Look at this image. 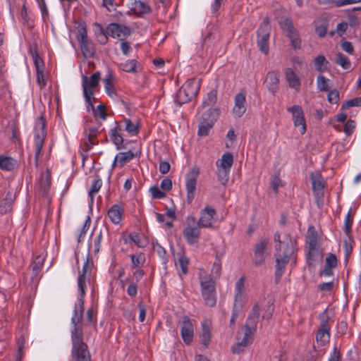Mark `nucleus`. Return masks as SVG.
<instances>
[{
	"label": "nucleus",
	"instance_id": "nucleus-1",
	"mask_svg": "<svg viewBox=\"0 0 361 361\" xmlns=\"http://www.w3.org/2000/svg\"><path fill=\"white\" fill-rule=\"evenodd\" d=\"M274 240L277 244L275 245L276 252V270L275 277L280 280L284 273L285 267L288 264L290 258L297 251L295 241L291 238L290 234L284 235V240H281V235L279 232L274 233Z\"/></svg>",
	"mask_w": 361,
	"mask_h": 361
},
{
	"label": "nucleus",
	"instance_id": "nucleus-2",
	"mask_svg": "<svg viewBox=\"0 0 361 361\" xmlns=\"http://www.w3.org/2000/svg\"><path fill=\"white\" fill-rule=\"evenodd\" d=\"M84 301L82 299H78V304L75 305L73 310V314L71 318V341L72 345L84 344L83 329L82 321L84 313Z\"/></svg>",
	"mask_w": 361,
	"mask_h": 361
},
{
	"label": "nucleus",
	"instance_id": "nucleus-3",
	"mask_svg": "<svg viewBox=\"0 0 361 361\" xmlns=\"http://www.w3.org/2000/svg\"><path fill=\"white\" fill-rule=\"evenodd\" d=\"M200 89V82L192 78L188 80L178 90L175 97V102L181 106L196 97Z\"/></svg>",
	"mask_w": 361,
	"mask_h": 361
},
{
	"label": "nucleus",
	"instance_id": "nucleus-4",
	"mask_svg": "<svg viewBox=\"0 0 361 361\" xmlns=\"http://www.w3.org/2000/svg\"><path fill=\"white\" fill-rule=\"evenodd\" d=\"M47 136L46 123L43 116L39 118L35 126V166L38 167V160Z\"/></svg>",
	"mask_w": 361,
	"mask_h": 361
},
{
	"label": "nucleus",
	"instance_id": "nucleus-5",
	"mask_svg": "<svg viewBox=\"0 0 361 361\" xmlns=\"http://www.w3.org/2000/svg\"><path fill=\"white\" fill-rule=\"evenodd\" d=\"M78 40L80 45L81 51L85 58H91L95 53L94 45L87 37V31L85 23H80L78 27Z\"/></svg>",
	"mask_w": 361,
	"mask_h": 361
},
{
	"label": "nucleus",
	"instance_id": "nucleus-6",
	"mask_svg": "<svg viewBox=\"0 0 361 361\" xmlns=\"http://www.w3.org/2000/svg\"><path fill=\"white\" fill-rule=\"evenodd\" d=\"M187 225L183 229V234L186 242L192 245L198 243L201 228L197 224V220L194 216H188L186 219Z\"/></svg>",
	"mask_w": 361,
	"mask_h": 361
},
{
	"label": "nucleus",
	"instance_id": "nucleus-7",
	"mask_svg": "<svg viewBox=\"0 0 361 361\" xmlns=\"http://www.w3.org/2000/svg\"><path fill=\"white\" fill-rule=\"evenodd\" d=\"M202 297L206 304L209 307H214L216 305L215 283L211 276H205L200 281Z\"/></svg>",
	"mask_w": 361,
	"mask_h": 361
},
{
	"label": "nucleus",
	"instance_id": "nucleus-8",
	"mask_svg": "<svg viewBox=\"0 0 361 361\" xmlns=\"http://www.w3.org/2000/svg\"><path fill=\"white\" fill-rule=\"evenodd\" d=\"M327 309L319 315L320 326L316 335V341L321 346L325 345L329 341L331 327L329 325V317L326 314Z\"/></svg>",
	"mask_w": 361,
	"mask_h": 361
},
{
	"label": "nucleus",
	"instance_id": "nucleus-9",
	"mask_svg": "<svg viewBox=\"0 0 361 361\" xmlns=\"http://www.w3.org/2000/svg\"><path fill=\"white\" fill-rule=\"evenodd\" d=\"M200 173V168L195 166L186 174L185 188L187 191V201L188 203H191L195 198V192Z\"/></svg>",
	"mask_w": 361,
	"mask_h": 361
},
{
	"label": "nucleus",
	"instance_id": "nucleus-10",
	"mask_svg": "<svg viewBox=\"0 0 361 361\" xmlns=\"http://www.w3.org/2000/svg\"><path fill=\"white\" fill-rule=\"evenodd\" d=\"M100 73H94L90 78L85 75H82V86L83 90V95L85 102H90V95H93L94 92L92 89H94L99 85L100 80Z\"/></svg>",
	"mask_w": 361,
	"mask_h": 361
},
{
	"label": "nucleus",
	"instance_id": "nucleus-11",
	"mask_svg": "<svg viewBox=\"0 0 361 361\" xmlns=\"http://www.w3.org/2000/svg\"><path fill=\"white\" fill-rule=\"evenodd\" d=\"M269 243L268 238H262L255 245L252 262L256 267L264 264L268 255L267 247Z\"/></svg>",
	"mask_w": 361,
	"mask_h": 361
},
{
	"label": "nucleus",
	"instance_id": "nucleus-12",
	"mask_svg": "<svg viewBox=\"0 0 361 361\" xmlns=\"http://www.w3.org/2000/svg\"><path fill=\"white\" fill-rule=\"evenodd\" d=\"M288 111L292 114L294 126H300V132L302 135L306 132V123L304 116V112L302 107L299 105H294L287 109Z\"/></svg>",
	"mask_w": 361,
	"mask_h": 361
},
{
	"label": "nucleus",
	"instance_id": "nucleus-13",
	"mask_svg": "<svg viewBox=\"0 0 361 361\" xmlns=\"http://www.w3.org/2000/svg\"><path fill=\"white\" fill-rule=\"evenodd\" d=\"M93 264L90 262L89 255L87 256L86 261L83 264L82 273L80 274L78 278V298L82 299L85 302V275L88 271H91Z\"/></svg>",
	"mask_w": 361,
	"mask_h": 361
},
{
	"label": "nucleus",
	"instance_id": "nucleus-14",
	"mask_svg": "<svg viewBox=\"0 0 361 361\" xmlns=\"http://www.w3.org/2000/svg\"><path fill=\"white\" fill-rule=\"evenodd\" d=\"M307 243L309 252L307 255V264L311 266L313 260V252L316 250L318 245V234L313 226H310L307 231Z\"/></svg>",
	"mask_w": 361,
	"mask_h": 361
},
{
	"label": "nucleus",
	"instance_id": "nucleus-15",
	"mask_svg": "<svg viewBox=\"0 0 361 361\" xmlns=\"http://www.w3.org/2000/svg\"><path fill=\"white\" fill-rule=\"evenodd\" d=\"M106 33L113 38L123 39L128 37L131 32L130 29L126 25L119 23H111L106 27Z\"/></svg>",
	"mask_w": 361,
	"mask_h": 361
},
{
	"label": "nucleus",
	"instance_id": "nucleus-16",
	"mask_svg": "<svg viewBox=\"0 0 361 361\" xmlns=\"http://www.w3.org/2000/svg\"><path fill=\"white\" fill-rule=\"evenodd\" d=\"M180 332L184 343L187 345L190 344L194 336V324L187 315L183 317Z\"/></svg>",
	"mask_w": 361,
	"mask_h": 361
},
{
	"label": "nucleus",
	"instance_id": "nucleus-17",
	"mask_svg": "<svg viewBox=\"0 0 361 361\" xmlns=\"http://www.w3.org/2000/svg\"><path fill=\"white\" fill-rule=\"evenodd\" d=\"M216 214V210L211 207H205L200 212V217L197 224L201 228H212L214 224V217Z\"/></svg>",
	"mask_w": 361,
	"mask_h": 361
},
{
	"label": "nucleus",
	"instance_id": "nucleus-18",
	"mask_svg": "<svg viewBox=\"0 0 361 361\" xmlns=\"http://www.w3.org/2000/svg\"><path fill=\"white\" fill-rule=\"evenodd\" d=\"M71 357L73 361H92L86 343L72 345Z\"/></svg>",
	"mask_w": 361,
	"mask_h": 361
},
{
	"label": "nucleus",
	"instance_id": "nucleus-19",
	"mask_svg": "<svg viewBox=\"0 0 361 361\" xmlns=\"http://www.w3.org/2000/svg\"><path fill=\"white\" fill-rule=\"evenodd\" d=\"M312 191L315 196L319 197L324 195V183L323 177L320 173L312 172L310 176Z\"/></svg>",
	"mask_w": 361,
	"mask_h": 361
},
{
	"label": "nucleus",
	"instance_id": "nucleus-20",
	"mask_svg": "<svg viewBox=\"0 0 361 361\" xmlns=\"http://www.w3.org/2000/svg\"><path fill=\"white\" fill-rule=\"evenodd\" d=\"M123 130V128L121 125L116 123V126L114 128H111L109 132L110 140L115 145L118 150L126 148L124 139L121 133Z\"/></svg>",
	"mask_w": 361,
	"mask_h": 361
},
{
	"label": "nucleus",
	"instance_id": "nucleus-21",
	"mask_svg": "<svg viewBox=\"0 0 361 361\" xmlns=\"http://www.w3.org/2000/svg\"><path fill=\"white\" fill-rule=\"evenodd\" d=\"M246 93L242 90L235 96V106L233 109V113L235 116L241 117L246 111L245 107Z\"/></svg>",
	"mask_w": 361,
	"mask_h": 361
},
{
	"label": "nucleus",
	"instance_id": "nucleus-22",
	"mask_svg": "<svg viewBox=\"0 0 361 361\" xmlns=\"http://www.w3.org/2000/svg\"><path fill=\"white\" fill-rule=\"evenodd\" d=\"M270 32H265V30H257V44L260 51L264 54L269 53Z\"/></svg>",
	"mask_w": 361,
	"mask_h": 361
},
{
	"label": "nucleus",
	"instance_id": "nucleus-23",
	"mask_svg": "<svg viewBox=\"0 0 361 361\" xmlns=\"http://www.w3.org/2000/svg\"><path fill=\"white\" fill-rule=\"evenodd\" d=\"M130 5V11L137 17H142L152 12L150 6L144 1L132 0Z\"/></svg>",
	"mask_w": 361,
	"mask_h": 361
},
{
	"label": "nucleus",
	"instance_id": "nucleus-24",
	"mask_svg": "<svg viewBox=\"0 0 361 361\" xmlns=\"http://www.w3.org/2000/svg\"><path fill=\"white\" fill-rule=\"evenodd\" d=\"M124 209L121 204H114L108 210L107 215L110 221L114 224H118L122 221Z\"/></svg>",
	"mask_w": 361,
	"mask_h": 361
},
{
	"label": "nucleus",
	"instance_id": "nucleus-25",
	"mask_svg": "<svg viewBox=\"0 0 361 361\" xmlns=\"http://www.w3.org/2000/svg\"><path fill=\"white\" fill-rule=\"evenodd\" d=\"M265 82L269 92L273 94L278 92L279 89V78L277 73L274 71L269 72L267 75Z\"/></svg>",
	"mask_w": 361,
	"mask_h": 361
},
{
	"label": "nucleus",
	"instance_id": "nucleus-26",
	"mask_svg": "<svg viewBox=\"0 0 361 361\" xmlns=\"http://www.w3.org/2000/svg\"><path fill=\"white\" fill-rule=\"evenodd\" d=\"M220 109L219 108H209L207 111L204 112L200 119V122L209 123L211 125L214 124V123L218 119L220 115Z\"/></svg>",
	"mask_w": 361,
	"mask_h": 361
},
{
	"label": "nucleus",
	"instance_id": "nucleus-27",
	"mask_svg": "<svg viewBox=\"0 0 361 361\" xmlns=\"http://www.w3.org/2000/svg\"><path fill=\"white\" fill-rule=\"evenodd\" d=\"M200 341L205 348H207L212 338L211 328L206 320L201 323V333L200 335Z\"/></svg>",
	"mask_w": 361,
	"mask_h": 361
},
{
	"label": "nucleus",
	"instance_id": "nucleus-28",
	"mask_svg": "<svg viewBox=\"0 0 361 361\" xmlns=\"http://www.w3.org/2000/svg\"><path fill=\"white\" fill-rule=\"evenodd\" d=\"M253 337L244 334L241 341L237 342L231 347V351L234 354H239L243 352L245 348L252 344Z\"/></svg>",
	"mask_w": 361,
	"mask_h": 361
},
{
	"label": "nucleus",
	"instance_id": "nucleus-29",
	"mask_svg": "<svg viewBox=\"0 0 361 361\" xmlns=\"http://www.w3.org/2000/svg\"><path fill=\"white\" fill-rule=\"evenodd\" d=\"M233 164V156L231 152H225L221 156V159L216 162L217 168L227 169V171H231Z\"/></svg>",
	"mask_w": 361,
	"mask_h": 361
},
{
	"label": "nucleus",
	"instance_id": "nucleus-30",
	"mask_svg": "<svg viewBox=\"0 0 361 361\" xmlns=\"http://www.w3.org/2000/svg\"><path fill=\"white\" fill-rule=\"evenodd\" d=\"M135 157L134 153L131 150L125 152L118 153L114 159V164H118L120 167H123L126 163L131 161Z\"/></svg>",
	"mask_w": 361,
	"mask_h": 361
},
{
	"label": "nucleus",
	"instance_id": "nucleus-31",
	"mask_svg": "<svg viewBox=\"0 0 361 361\" xmlns=\"http://www.w3.org/2000/svg\"><path fill=\"white\" fill-rule=\"evenodd\" d=\"M258 321L259 319L247 317L245 324L242 327L244 329V334L252 336L257 331Z\"/></svg>",
	"mask_w": 361,
	"mask_h": 361
},
{
	"label": "nucleus",
	"instance_id": "nucleus-32",
	"mask_svg": "<svg viewBox=\"0 0 361 361\" xmlns=\"http://www.w3.org/2000/svg\"><path fill=\"white\" fill-rule=\"evenodd\" d=\"M216 102L217 90L215 89H212L207 94L206 97L204 98L201 107L212 108V106L216 103Z\"/></svg>",
	"mask_w": 361,
	"mask_h": 361
},
{
	"label": "nucleus",
	"instance_id": "nucleus-33",
	"mask_svg": "<svg viewBox=\"0 0 361 361\" xmlns=\"http://www.w3.org/2000/svg\"><path fill=\"white\" fill-rule=\"evenodd\" d=\"M329 27V21L326 19H320L315 24V32L319 37L326 36Z\"/></svg>",
	"mask_w": 361,
	"mask_h": 361
},
{
	"label": "nucleus",
	"instance_id": "nucleus-34",
	"mask_svg": "<svg viewBox=\"0 0 361 361\" xmlns=\"http://www.w3.org/2000/svg\"><path fill=\"white\" fill-rule=\"evenodd\" d=\"M16 161L9 157L0 156V169L4 171H12L14 169Z\"/></svg>",
	"mask_w": 361,
	"mask_h": 361
},
{
	"label": "nucleus",
	"instance_id": "nucleus-35",
	"mask_svg": "<svg viewBox=\"0 0 361 361\" xmlns=\"http://www.w3.org/2000/svg\"><path fill=\"white\" fill-rule=\"evenodd\" d=\"M285 75L286 80L288 82L289 86L290 87L293 88L300 86V83L299 79L292 68H286L285 71Z\"/></svg>",
	"mask_w": 361,
	"mask_h": 361
},
{
	"label": "nucleus",
	"instance_id": "nucleus-36",
	"mask_svg": "<svg viewBox=\"0 0 361 361\" xmlns=\"http://www.w3.org/2000/svg\"><path fill=\"white\" fill-rule=\"evenodd\" d=\"M102 185V179L98 175H97L92 181L91 188L88 192L91 201L93 202L94 195L99 192Z\"/></svg>",
	"mask_w": 361,
	"mask_h": 361
},
{
	"label": "nucleus",
	"instance_id": "nucleus-37",
	"mask_svg": "<svg viewBox=\"0 0 361 361\" xmlns=\"http://www.w3.org/2000/svg\"><path fill=\"white\" fill-rule=\"evenodd\" d=\"M137 61L135 59L127 60L119 65L120 68L127 73L137 72Z\"/></svg>",
	"mask_w": 361,
	"mask_h": 361
},
{
	"label": "nucleus",
	"instance_id": "nucleus-38",
	"mask_svg": "<svg viewBox=\"0 0 361 361\" xmlns=\"http://www.w3.org/2000/svg\"><path fill=\"white\" fill-rule=\"evenodd\" d=\"M221 255L216 253L215 261L213 263L212 268L211 274L215 278L218 279L221 276Z\"/></svg>",
	"mask_w": 361,
	"mask_h": 361
},
{
	"label": "nucleus",
	"instance_id": "nucleus-39",
	"mask_svg": "<svg viewBox=\"0 0 361 361\" xmlns=\"http://www.w3.org/2000/svg\"><path fill=\"white\" fill-rule=\"evenodd\" d=\"M123 122L125 123L124 130H126L130 135H136L139 133V126L137 123H134L129 118H124Z\"/></svg>",
	"mask_w": 361,
	"mask_h": 361
},
{
	"label": "nucleus",
	"instance_id": "nucleus-40",
	"mask_svg": "<svg viewBox=\"0 0 361 361\" xmlns=\"http://www.w3.org/2000/svg\"><path fill=\"white\" fill-rule=\"evenodd\" d=\"M335 63L340 65L343 69L345 70L349 69L351 66V62L348 57L342 53H338L336 54Z\"/></svg>",
	"mask_w": 361,
	"mask_h": 361
},
{
	"label": "nucleus",
	"instance_id": "nucleus-41",
	"mask_svg": "<svg viewBox=\"0 0 361 361\" xmlns=\"http://www.w3.org/2000/svg\"><path fill=\"white\" fill-rule=\"evenodd\" d=\"M279 24L280 25L281 29L286 32V33L289 32L290 31L295 29L292 20L290 18H281L279 20Z\"/></svg>",
	"mask_w": 361,
	"mask_h": 361
},
{
	"label": "nucleus",
	"instance_id": "nucleus-42",
	"mask_svg": "<svg viewBox=\"0 0 361 361\" xmlns=\"http://www.w3.org/2000/svg\"><path fill=\"white\" fill-rule=\"evenodd\" d=\"M178 262L181 269L182 274L185 275L188 271L189 259L185 255L184 252L178 253Z\"/></svg>",
	"mask_w": 361,
	"mask_h": 361
},
{
	"label": "nucleus",
	"instance_id": "nucleus-43",
	"mask_svg": "<svg viewBox=\"0 0 361 361\" xmlns=\"http://www.w3.org/2000/svg\"><path fill=\"white\" fill-rule=\"evenodd\" d=\"M51 185V180L49 175L42 176L39 181V188L43 196H46L48 193Z\"/></svg>",
	"mask_w": 361,
	"mask_h": 361
},
{
	"label": "nucleus",
	"instance_id": "nucleus-44",
	"mask_svg": "<svg viewBox=\"0 0 361 361\" xmlns=\"http://www.w3.org/2000/svg\"><path fill=\"white\" fill-rule=\"evenodd\" d=\"M99 133V130L97 128H90L88 130H85L84 134L87 136L88 142L92 144H98V141L96 140V137Z\"/></svg>",
	"mask_w": 361,
	"mask_h": 361
},
{
	"label": "nucleus",
	"instance_id": "nucleus-45",
	"mask_svg": "<svg viewBox=\"0 0 361 361\" xmlns=\"http://www.w3.org/2000/svg\"><path fill=\"white\" fill-rule=\"evenodd\" d=\"M245 277H240L235 283V301L238 302V300L241 298L242 292L244 288Z\"/></svg>",
	"mask_w": 361,
	"mask_h": 361
},
{
	"label": "nucleus",
	"instance_id": "nucleus-46",
	"mask_svg": "<svg viewBox=\"0 0 361 361\" xmlns=\"http://www.w3.org/2000/svg\"><path fill=\"white\" fill-rule=\"evenodd\" d=\"M214 126L202 122H200L197 130V135L200 137H205L209 134L210 130Z\"/></svg>",
	"mask_w": 361,
	"mask_h": 361
},
{
	"label": "nucleus",
	"instance_id": "nucleus-47",
	"mask_svg": "<svg viewBox=\"0 0 361 361\" xmlns=\"http://www.w3.org/2000/svg\"><path fill=\"white\" fill-rule=\"evenodd\" d=\"M130 259L133 267H138L142 265L145 261V257L143 253H139L130 255Z\"/></svg>",
	"mask_w": 361,
	"mask_h": 361
},
{
	"label": "nucleus",
	"instance_id": "nucleus-48",
	"mask_svg": "<svg viewBox=\"0 0 361 361\" xmlns=\"http://www.w3.org/2000/svg\"><path fill=\"white\" fill-rule=\"evenodd\" d=\"M329 80L326 79L323 75H319L317 77V88L322 92H327L329 90V85H328Z\"/></svg>",
	"mask_w": 361,
	"mask_h": 361
},
{
	"label": "nucleus",
	"instance_id": "nucleus-49",
	"mask_svg": "<svg viewBox=\"0 0 361 361\" xmlns=\"http://www.w3.org/2000/svg\"><path fill=\"white\" fill-rule=\"evenodd\" d=\"M153 249L161 258L163 262L166 264L168 262V257L166 250L158 243H156L153 245Z\"/></svg>",
	"mask_w": 361,
	"mask_h": 361
},
{
	"label": "nucleus",
	"instance_id": "nucleus-50",
	"mask_svg": "<svg viewBox=\"0 0 361 361\" xmlns=\"http://www.w3.org/2000/svg\"><path fill=\"white\" fill-rule=\"evenodd\" d=\"M314 62L316 70L319 72H323L325 70V68H324L323 66L329 63L324 55H319L317 56L314 59Z\"/></svg>",
	"mask_w": 361,
	"mask_h": 361
},
{
	"label": "nucleus",
	"instance_id": "nucleus-51",
	"mask_svg": "<svg viewBox=\"0 0 361 361\" xmlns=\"http://www.w3.org/2000/svg\"><path fill=\"white\" fill-rule=\"evenodd\" d=\"M230 171L221 168H217V177L218 180L222 184L226 185L228 180V175Z\"/></svg>",
	"mask_w": 361,
	"mask_h": 361
},
{
	"label": "nucleus",
	"instance_id": "nucleus-52",
	"mask_svg": "<svg viewBox=\"0 0 361 361\" xmlns=\"http://www.w3.org/2000/svg\"><path fill=\"white\" fill-rule=\"evenodd\" d=\"M353 222V218L351 215V209L348 212L344 223V232L345 233L349 236L350 233L351 231V226Z\"/></svg>",
	"mask_w": 361,
	"mask_h": 361
},
{
	"label": "nucleus",
	"instance_id": "nucleus-53",
	"mask_svg": "<svg viewBox=\"0 0 361 361\" xmlns=\"http://www.w3.org/2000/svg\"><path fill=\"white\" fill-rule=\"evenodd\" d=\"M9 194L1 201L0 204V212L2 214H6L11 209V199L8 197Z\"/></svg>",
	"mask_w": 361,
	"mask_h": 361
},
{
	"label": "nucleus",
	"instance_id": "nucleus-54",
	"mask_svg": "<svg viewBox=\"0 0 361 361\" xmlns=\"http://www.w3.org/2000/svg\"><path fill=\"white\" fill-rule=\"evenodd\" d=\"M32 59L36 68V71L44 69V63L36 50H35L34 53H32Z\"/></svg>",
	"mask_w": 361,
	"mask_h": 361
},
{
	"label": "nucleus",
	"instance_id": "nucleus-55",
	"mask_svg": "<svg viewBox=\"0 0 361 361\" xmlns=\"http://www.w3.org/2000/svg\"><path fill=\"white\" fill-rule=\"evenodd\" d=\"M95 25L99 27V32L97 34V39L98 42L101 44H105L108 41V37L106 35V31L104 32V29L102 28V25L97 23H95Z\"/></svg>",
	"mask_w": 361,
	"mask_h": 361
},
{
	"label": "nucleus",
	"instance_id": "nucleus-56",
	"mask_svg": "<svg viewBox=\"0 0 361 361\" xmlns=\"http://www.w3.org/2000/svg\"><path fill=\"white\" fill-rule=\"evenodd\" d=\"M361 106V97H357L354 99L346 101L345 103L342 104L341 109H348L353 106Z\"/></svg>",
	"mask_w": 361,
	"mask_h": 361
},
{
	"label": "nucleus",
	"instance_id": "nucleus-57",
	"mask_svg": "<svg viewBox=\"0 0 361 361\" xmlns=\"http://www.w3.org/2000/svg\"><path fill=\"white\" fill-rule=\"evenodd\" d=\"M338 265V260L334 254L329 253L327 254L325 259V266H327L330 268H336Z\"/></svg>",
	"mask_w": 361,
	"mask_h": 361
},
{
	"label": "nucleus",
	"instance_id": "nucleus-58",
	"mask_svg": "<svg viewBox=\"0 0 361 361\" xmlns=\"http://www.w3.org/2000/svg\"><path fill=\"white\" fill-rule=\"evenodd\" d=\"M149 192L153 199H163L166 197V193L156 185L152 186L149 188Z\"/></svg>",
	"mask_w": 361,
	"mask_h": 361
},
{
	"label": "nucleus",
	"instance_id": "nucleus-59",
	"mask_svg": "<svg viewBox=\"0 0 361 361\" xmlns=\"http://www.w3.org/2000/svg\"><path fill=\"white\" fill-rule=\"evenodd\" d=\"M339 100V92L336 90H332L329 92L328 101L331 104H336Z\"/></svg>",
	"mask_w": 361,
	"mask_h": 361
},
{
	"label": "nucleus",
	"instance_id": "nucleus-60",
	"mask_svg": "<svg viewBox=\"0 0 361 361\" xmlns=\"http://www.w3.org/2000/svg\"><path fill=\"white\" fill-rule=\"evenodd\" d=\"M342 356L340 350L337 346H334L333 352L330 355V357L328 361H341Z\"/></svg>",
	"mask_w": 361,
	"mask_h": 361
},
{
	"label": "nucleus",
	"instance_id": "nucleus-61",
	"mask_svg": "<svg viewBox=\"0 0 361 361\" xmlns=\"http://www.w3.org/2000/svg\"><path fill=\"white\" fill-rule=\"evenodd\" d=\"M161 189L165 192L170 191L172 188V181L169 178H164L161 182Z\"/></svg>",
	"mask_w": 361,
	"mask_h": 361
},
{
	"label": "nucleus",
	"instance_id": "nucleus-62",
	"mask_svg": "<svg viewBox=\"0 0 361 361\" xmlns=\"http://www.w3.org/2000/svg\"><path fill=\"white\" fill-rule=\"evenodd\" d=\"M355 128V121L348 120L344 125V133L347 135H350Z\"/></svg>",
	"mask_w": 361,
	"mask_h": 361
},
{
	"label": "nucleus",
	"instance_id": "nucleus-63",
	"mask_svg": "<svg viewBox=\"0 0 361 361\" xmlns=\"http://www.w3.org/2000/svg\"><path fill=\"white\" fill-rule=\"evenodd\" d=\"M95 111L97 112V116H99L103 120H105L107 117V114L106 112V107L104 104H100L95 109Z\"/></svg>",
	"mask_w": 361,
	"mask_h": 361
},
{
	"label": "nucleus",
	"instance_id": "nucleus-64",
	"mask_svg": "<svg viewBox=\"0 0 361 361\" xmlns=\"http://www.w3.org/2000/svg\"><path fill=\"white\" fill-rule=\"evenodd\" d=\"M334 283L333 281L325 282L319 284L318 289L323 292H330L333 290Z\"/></svg>",
	"mask_w": 361,
	"mask_h": 361
}]
</instances>
